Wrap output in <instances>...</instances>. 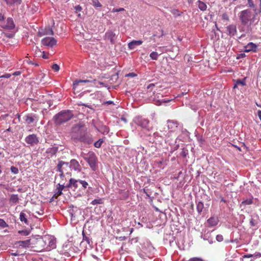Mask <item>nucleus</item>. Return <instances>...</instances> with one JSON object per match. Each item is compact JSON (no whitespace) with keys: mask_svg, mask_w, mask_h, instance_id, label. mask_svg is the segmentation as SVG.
I'll return each mask as SVG.
<instances>
[{"mask_svg":"<svg viewBox=\"0 0 261 261\" xmlns=\"http://www.w3.org/2000/svg\"><path fill=\"white\" fill-rule=\"evenodd\" d=\"M73 116L70 110H63L57 114L54 117L56 125H60L70 120Z\"/></svg>","mask_w":261,"mask_h":261,"instance_id":"1","label":"nucleus"},{"mask_svg":"<svg viewBox=\"0 0 261 261\" xmlns=\"http://www.w3.org/2000/svg\"><path fill=\"white\" fill-rule=\"evenodd\" d=\"M87 130L84 128V125L81 124H75L72 128L71 138L75 141H78L80 137Z\"/></svg>","mask_w":261,"mask_h":261,"instance_id":"2","label":"nucleus"},{"mask_svg":"<svg viewBox=\"0 0 261 261\" xmlns=\"http://www.w3.org/2000/svg\"><path fill=\"white\" fill-rule=\"evenodd\" d=\"M31 245H32V246H31V247L34 251L41 252L42 251H45V247L46 246L44 244V237L34 240L33 242L31 243Z\"/></svg>","mask_w":261,"mask_h":261,"instance_id":"3","label":"nucleus"},{"mask_svg":"<svg viewBox=\"0 0 261 261\" xmlns=\"http://www.w3.org/2000/svg\"><path fill=\"white\" fill-rule=\"evenodd\" d=\"M69 164L62 161L59 162L57 166V171L60 173L61 176H64V173H69Z\"/></svg>","mask_w":261,"mask_h":261,"instance_id":"4","label":"nucleus"},{"mask_svg":"<svg viewBox=\"0 0 261 261\" xmlns=\"http://www.w3.org/2000/svg\"><path fill=\"white\" fill-rule=\"evenodd\" d=\"M252 18V14L250 10H245L240 12V19L242 23L246 24Z\"/></svg>","mask_w":261,"mask_h":261,"instance_id":"5","label":"nucleus"},{"mask_svg":"<svg viewBox=\"0 0 261 261\" xmlns=\"http://www.w3.org/2000/svg\"><path fill=\"white\" fill-rule=\"evenodd\" d=\"M84 159L88 162L90 167L94 170L97 160L95 153L93 152H90L87 156L84 157Z\"/></svg>","mask_w":261,"mask_h":261,"instance_id":"6","label":"nucleus"},{"mask_svg":"<svg viewBox=\"0 0 261 261\" xmlns=\"http://www.w3.org/2000/svg\"><path fill=\"white\" fill-rule=\"evenodd\" d=\"M45 251H49L56 247L55 241L48 236L44 237Z\"/></svg>","mask_w":261,"mask_h":261,"instance_id":"7","label":"nucleus"},{"mask_svg":"<svg viewBox=\"0 0 261 261\" xmlns=\"http://www.w3.org/2000/svg\"><path fill=\"white\" fill-rule=\"evenodd\" d=\"M134 122L137 125L145 128H148L149 122L148 120L139 116L135 117Z\"/></svg>","mask_w":261,"mask_h":261,"instance_id":"8","label":"nucleus"},{"mask_svg":"<svg viewBox=\"0 0 261 261\" xmlns=\"http://www.w3.org/2000/svg\"><path fill=\"white\" fill-rule=\"evenodd\" d=\"M41 43L48 47H52L57 44V40L53 37H45L42 39Z\"/></svg>","mask_w":261,"mask_h":261,"instance_id":"9","label":"nucleus"},{"mask_svg":"<svg viewBox=\"0 0 261 261\" xmlns=\"http://www.w3.org/2000/svg\"><path fill=\"white\" fill-rule=\"evenodd\" d=\"M25 141L27 143L31 146H34L39 142L38 138L35 134L30 135L27 136L25 139Z\"/></svg>","mask_w":261,"mask_h":261,"instance_id":"10","label":"nucleus"},{"mask_svg":"<svg viewBox=\"0 0 261 261\" xmlns=\"http://www.w3.org/2000/svg\"><path fill=\"white\" fill-rule=\"evenodd\" d=\"M84 143L88 144H91L93 142V139L91 136L87 133V130L83 134L82 137H80V139L78 141Z\"/></svg>","mask_w":261,"mask_h":261,"instance_id":"11","label":"nucleus"},{"mask_svg":"<svg viewBox=\"0 0 261 261\" xmlns=\"http://www.w3.org/2000/svg\"><path fill=\"white\" fill-rule=\"evenodd\" d=\"M244 48L245 52L252 51L255 53L257 51V45L253 42H249L244 46Z\"/></svg>","mask_w":261,"mask_h":261,"instance_id":"12","label":"nucleus"},{"mask_svg":"<svg viewBox=\"0 0 261 261\" xmlns=\"http://www.w3.org/2000/svg\"><path fill=\"white\" fill-rule=\"evenodd\" d=\"M226 33L230 36H233L237 33L236 25L234 24H230L226 28Z\"/></svg>","mask_w":261,"mask_h":261,"instance_id":"13","label":"nucleus"},{"mask_svg":"<svg viewBox=\"0 0 261 261\" xmlns=\"http://www.w3.org/2000/svg\"><path fill=\"white\" fill-rule=\"evenodd\" d=\"M17 247L21 248H27L31 246V240H27L25 241H18L15 243Z\"/></svg>","mask_w":261,"mask_h":261,"instance_id":"14","label":"nucleus"},{"mask_svg":"<svg viewBox=\"0 0 261 261\" xmlns=\"http://www.w3.org/2000/svg\"><path fill=\"white\" fill-rule=\"evenodd\" d=\"M70 168H72L75 171H80L81 167L79 162L75 159H72L70 162Z\"/></svg>","mask_w":261,"mask_h":261,"instance_id":"15","label":"nucleus"},{"mask_svg":"<svg viewBox=\"0 0 261 261\" xmlns=\"http://www.w3.org/2000/svg\"><path fill=\"white\" fill-rule=\"evenodd\" d=\"M178 123L176 121L169 120L167 121V126L170 132H174L177 128Z\"/></svg>","mask_w":261,"mask_h":261,"instance_id":"16","label":"nucleus"},{"mask_svg":"<svg viewBox=\"0 0 261 261\" xmlns=\"http://www.w3.org/2000/svg\"><path fill=\"white\" fill-rule=\"evenodd\" d=\"M80 184V179L76 180L74 178H70L68 184L67 185L66 187L77 188Z\"/></svg>","mask_w":261,"mask_h":261,"instance_id":"17","label":"nucleus"},{"mask_svg":"<svg viewBox=\"0 0 261 261\" xmlns=\"http://www.w3.org/2000/svg\"><path fill=\"white\" fill-rule=\"evenodd\" d=\"M58 150V147H52L47 148L46 150V153L48 156L52 157L55 155Z\"/></svg>","mask_w":261,"mask_h":261,"instance_id":"18","label":"nucleus"},{"mask_svg":"<svg viewBox=\"0 0 261 261\" xmlns=\"http://www.w3.org/2000/svg\"><path fill=\"white\" fill-rule=\"evenodd\" d=\"M219 220L216 217H211L207 220V223L210 227L215 226L218 223Z\"/></svg>","mask_w":261,"mask_h":261,"instance_id":"19","label":"nucleus"},{"mask_svg":"<svg viewBox=\"0 0 261 261\" xmlns=\"http://www.w3.org/2000/svg\"><path fill=\"white\" fill-rule=\"evenodd\" d=\"M4 28L7 30H12L15 28V24L12 18H8L7 19Z\"/></svg>","mask_w":261,"mask_h":261,"instance_id":"20","label":"nucleus"},{"mask_svg":"<svg viewBox=\"0 0 261 261\" xmlns=\"http://www.w3.org/2000/svg\"><path fill=\"white\" fill-rule=\"evenodd\" d=\"M143 41L141 40H133L128 44V47L130 49H133L136 46L142 44Z\"/></svg>","mask_w":261,"mask_h":261,"instance_id":"21","label":"nucleus"},{"mask_svg":"<svg viewBox=\"0 0 261 261\" xmlns=\"http://www.w3.org/2000/svg\"><path fill=\"white\" fill-rule=\"evenodd\" d=\"M65 186L60 184H58V187L56 189V192L54 195V197L57 198L59 196L62 194V190L64 189Z\"/></svg>","mask_w":261,"mask_h":261,"instance_id":"22","label":"nucleus"},{"mask_svg":"<svg viewBox=\"0 0 261 261\" xmlns=\"http://www.w3.org/2000/svg\"><path fill=\"white\" fill-rule=\"evenodd\" d=\"M19 219L22 222H24V224L27 225L29 224V221L27 218L25 214L23 212H21L20 213Z\"/></svg>","mask_w":261,"mask_h":261,"instance_id":"23","label":"nucleus"},{"mask_svg":"<svg viewBox=\"0 0 261 261\" xmlns=\"http://www.w3.org/2000/svg\"><path fill=\"white\" fill-rule=\"evenodd\" d=\"M241 85L242 86H244L246 85V77H245L243 80H237L236 81V84L233 86V88L235 89L238 86Z\"/></svg>","mask_w":261,"mask_h":261,"instance_id":"24","label":"nucleus"},{"mask_svg":"<svg viewBox=\"0 0 261 261\" xmlns=\"http://www.w3.org/2000/svg\"><path fill=\"white\" fill-rule=\"evenodd\" d=\"M115 36V34L112 32H107L105 35L106 38L107 39L110 40L112 43L113 42Z\"/></svg>","mask_w":261,"mask_h":261,"instance_id":"25","label":"nucleus"},{"mask_svg":"<svg viewBox=\"0 0 261 261\" xmlns=\"http://www.w3.org/2000/svg\"><path fill=\"white\" fill-rule=\"evenodd\" d=\"M90 81L89 80H79V81H75L73 84V89L76 88L77 86H78L80 84L82 83H89Z\"/></svg>","mask_w":261,"mask_h":261,"instance_id":"26","label":"nucleus"},{"mask_svg":"<svg viewBox=\"0 0 261 261\" xmlns=\"http://www.w3.org/2000/svg\"><path fill=\"white\" fill-rule=\"evenodd\" d=\"M198 8L201 11H205L207 8V6L206 4L200 1H198Z\"/></svg>","mask_w":261,"mask_h":261,"instance_id":"27","label":"nucleus"},{"mask_svg":"<svg viewBox=\"0 0 261 261\" xmlns=\"http://www.w3.org/2000/svg\"><path fill=\"white\" fill-rule=\"evenodd\" d=\"M203 207H204L203 203L201 201L198 202V203L197 204V206H196V209H197V211H198V212L201 213L202 211Z\"/></svg>","mask_w":261,"mask_h":261,"instance_id":"28","label":"nucleus"},{"mask_svg":"<svg viewBox=\"0 0 261 261\" xmlns=\"http://www.w3.org/2000/svg\"><path fill=\"white\" fill-rule=\"evenodd\" d=\"M18 199L17 195L13 194L11 196L10 200L14 203H16L18 201Z\"/></svg>","mask_w":261,"mask_h":261,"instance_id":"29","label":"nucleus"},{"mask_svg":"<svg viewBox=\"0 0 261 261\" xmlns=\"http://www.w3.org/2000/svg\"><path fill=\"white\" fill-rule=\"evenodd\" d=\"M103 142V139H99L98 141L94 143V147L96 148H100Z\"/></svg>","mask_w":261,"mask_h":261,"instance_id":"30","label":"nucleus"},{"mask_svg":"<svg viewBox=\"0 0 261 261\" xmlns=\"http://www.w3.org/2000/svg\"><path fill=\"white\" fill-rule=\"evenodd\" d=\"M21 0H6V3L9 5H12L14 4H20Z\"/></svg>","mask_w":261,"mask_h":261,"instance_id":"31","label":"nucleus"},{"mask_svg":"<svg viewBox=\"0 0 261 261\" xmlns=\"http://www.w3.org/2000/svg\"><path fill=\"white\" fill-rule=\"evenodd\" d=\"M253 203L252 199H248L245 200H244L242 202L241 205H250Z\"/></svg>","mask_w":261,"mask_h":261,"instance_id":"32","label":"nucleus"},{"mask_svg":"<svg viewBox=\"0 0 261 261\" xmlns=\"http://www.w3.org/2000/svg\"><path fill=\"white\" fill-rule=\"evenodd\" d=\"M171 13L175 16H178L181 15V12L178 10L176 9L171 10Z\"/></svg>","mask_w":261,"mask_h":261,"instance_id":"33","label":"nucleus"},{"mask_svg":"<svg viewBox=\"0 0 261 261\" xmlns=\"http://www.w3.org/2000/svg\"><path fill=\"white\" fill-rule=\"evenodd\" d=\"M149 56L152 60H156L158 58L159 54L156 52L153 51L150 54Z\"/></svg>","mask_w":261,"mask_h":261,"instance_id":"34","label":"nucleus"},{"mask_svg":"<svg viewBox=\"0 0 261 261\" xmlns=\"http://www.w3.org/2000/svg\"><path fill=\"white\" fill-rule=\"evenodd\" d=\"M0 227L2 228H4L8 227V225L3 219H0Z\"/></svg>","mask_w":261,"mask_h":261,"instance_id":"35","label":"nucleus"},{"mask_svg":"<svg viewBox=\"0 0 261 261\" xmlns=\"http://www.w3.org/2000/svg\"><path fill=\"white\" fill-rule=\"evenodd\" d=\"M102 200L101 199H94L91 202V204L92 205H95L97 204H101L102 203Z\"/></svg>","mask_w":261,"mask_h":261,"instance_id":"36","label":"nucleus"},{"mask_svg":"<svg viewBox=\"0 0 261 261\" xmlns=\"http://www.w3.org/2000/svg\"><path fill=\"white\" fill-rule=\"evenodd\" d=\"M79 106H85L86 107H87V108H89L91 110V111H90V112H89V113H93L94 112V108H93L92 107V106H91V105H86V104H84V103H79Z\"/></svg>","mask_w":261,"mask_h":261,"instance_id":"37","label":"nucleus"},{"mask_svg":"<svg viewBox=\"0 0 261 261\" xmlns=\"http://www.w3.org/2000/svg\"><path fill=\"white\" fill-rule=\"evenodd\" d=\"M93 5L95 7H101V5L99 2L98 0H92Z\"/></svg>","mask_w":261,"mask_h":261,"instance_id":"38","label":"nucleus"},{"mask_svg":"<svg viewBox=\"0 0 261 261\" xmlns=\"http://www.w3.org/2000/svg\"><path fill=\"white\" fill-rule=\"evenodd\" d=\"M25 121L28 124H31L34 122V119L31 116H27Z\"/></svg>","mask_w":261,"mask_h":261,"instance_id":"39","label":"nucleus"},{"mask_svg":"<svg viewBox=\"0 0 261 261\" xmlns=\"http://www.w3.org/2000/svg\"><path fill=\"white\" fill-rule=\"evenodd\" d=\"M171 100H170V99H164L161 100H158L157 103H156V105H161L162 103H166V102L170 101Z\"/></svg>","mask_w":261,"mask_h":261,"instance_id":"40","label":"nucleus"},{"mask_svg":"<svg viewBox=\"0 0 261 261\" xmlns=\"http://www.w3.org/2000/svg\"><path fill=\"white\" fill-rule=\"evenodd\" d=\"M80 184H81L84 189L87 188V186H88L87 182L82 180H80Z\"/></svg>","mask_w":261,"mask_h":261,"instance_id":"41","label":"nucleus"},{"mask_svg":"<svg viewBox=\"0 0 261 261\" xmlns=\"http://www.w3.org/2000/svg\"><path fill=\"white\" fill-rule=\"evenodd\" d=\"M51 68L53 70H54L55 71L57 72V71H58L60 69V67L57 64H54L52 65L51 66Z\"/></svg>","mask_w":261,"mask_h":261,"instance_id":"42","label":"nucleus"},{"mask_svg":"<svg viewBox=\"0 0 261 261\" xmlns=\"http://www.w3.org/2000/svg\"><path fill=\"white\" fill-rule=\"evenodd\" d=\"M189 261H204L201 257H194L189 259Z\"/></svg>","mask_w":261,"mask_h":261,"instance_id":"43","label":"nucleus"},{"mask_svg":"<svg viewBox=\"0 0 261 261\" xmlns=\"http://www.w3.org/2000/svg\"><path fill=\"white\" fill-rule=\"evenodd\" d=\"M248 4L249 7L254 8V11L256 10V9L255 8V5L254 4L252 0H248Z\"/></svg>","mask_w":261,"mask_h":261,"instance_id":"44","label":"nucleus"},{"mask_svg":"<svg viewBox=\"0 0 261 261\" xmlns=\"http://www.w3.org/2000/svg\"><path fill=\"white\" fill-rule=\"evenodd\" d=\"M11 171L12 173L14 174H17L18 173V169L17 168L14 167V166H11Z\"/></svg>","mask_w":261,"mask_h":261,"instance_id":"45","label":"nucleus"},{"mask_svg":"<svg viewBox=\"0 0 261 261\" xmlns=\"http://www.w3.org/2000/svg\"><path fill=\"white\" fill-rule=\"evenodd\" d=\"M222 19L226 21H228L229 20L228 16L226 13H224L222 14Z\"/></svg>","mask_w":261,"mask_h":261,"instance_id":"46","label":"nucleus"},{"mask_svg":"<svg viewBox=\"0 0 261 261\" xmlns=\"http://www.w3.org/2000/svg\"><path fill=\"white\" fill-rule=\"evenodd\" d=\"M216 239L217 241L219 242H222L223 240V237L221 234H218L216 236Z\"/></svg>","mask_w":261,"mask_h":261,"instance_id":"47","label":"nucleus"},{"mask_svg":"<svg viewBox=\"0 0 261 261\" xmlns=\"http://www.w3.org/2000/svg\"><path fill=\"white\" fill-rule=\"evenodd\" d=\"M35 213L39 215H42L44 214V210L41 208L39 211H36Z\"/></svg>","mask_w":261,"mask_h":261,"instance_id":"48","label":"nucleus"},{"mask_svg":"<svg viewBox=\"0 0 261 261\" xmlns=\"http://www.w3.org/2000/svg\"><path fill=\"white\" fill-rule=\"evenodd\" d=\"M124 10V8H120L119 9H113L112 10V12H118L123 11Z\"/></svg>","mask_w":261,"mask_h":261,"instance_id":"49","label":"nucleus"},{"mask_svg":"<svg viewBox=\"0 0 261 261\" xmlns=\"http://www.w3.org/2000/svg\"><path fill=\"white\" fill-rule=\"evenodd\" d=\"M42 57L45 59H47L49 58V54H46L44 51L42 53Z\"/></svg>","mask_w":261,"mask_h":261,"instance_id":"50","label":"nucleus"},{"mask_svg":"<svg viewBox=\"0 0 261 261\" xmlns=\"http://www.w3.org/2000/svg\"><path fill=\"white\" fill-rule=\"evenodd\" d=\"M11 76V74L7 73V74H5L1 76H0V78L5 77V78H8H8H10Z\"/></svg>","mask_w":261,"mask_h":261,"instance_id":"51","label":"nucleus"},{"mask_svg":"<svg viewBox=\"0 0 261 261\" xmlns=\"http://www.w3.org/2000/svg\"><path fill=\"white\" fill-rule=\"evenodd\" d=\"M83 240L86 241L89 244H90V239L87 236H84Z\"/></svg>","mask_w":261,"mask_h":261,"instance_id":"52","label":"nucleus"},{"mask_svg":"<svg viewBox=\"0 0 261 261\" xmlns=\"http://www.w3.org/2000/svg\"><path fill=\"white\" fill-rule=\"evenodd\" d=\"M253 256V255L251 254H245L243 256V257L244 258H250V257H252Z\"/></svg>","mask_w":261,"mask_h":261,"instance_id":"53","label":"nucleus"},{"mask_svg":"<svg viewBox=\"0 0 261 261\" xmlns=\"http://www.w3.org/2000/svg\"><path fill=\"white\" fill-rule=\"evenodd\" d=\"M155 85L154 84H150L147 87V89H151L152 87H154Z\"/></svg>","mask_w":261,"mask_h":261,"instance_id":"54","label":"nucleus"},{"mask_svg":"<svg viewBox=\"0 0 261 261\" xmlns=\"http://www.w3.org/2000/svg\"><path fill=\"white\" fill-rule=\"evenodd\" d=\"M250 224L251 226H255L254 221L253 219H251L250 221Z\"/></svg>","mask_w":261,"mask_h":261,"instance_id":"55","label":"nucleus"},{"mask_svg":"<svg viewBox=\"0 0 261 261\" xmlns=\"http://www.w3.org/2000/svg\"><path fill=\"white\" fill-rule=\"evenodd\" d=\"M20 74V72L19 71H15L13 73V75L16 76Z\"/></svg>","mask_w":261,"mask_h":261,"instance_id":"56","label":"nucleus"},{"mask_svg":"<svg viewBox=\"0 0 261 261\" xmlns=\"http://www.w3.org/2000/svg\"><path fill=\"white\" fill-rule=\"evenodd\" d=\"M257 114H258V116L261 121V110H258L257 111Z\"/></svg>","mask_w":261,"mask_h":261,"instance_id":"57","label":"nucleus"},{"mask_svg":"<svg viewBox=\"0 0 261 261\" xmlns=\"http://www.w3.org/2000/svg\"><path fill=\"white\" fill-rule=\"evenodd\" d=\"M165 35V34L163 30H161V34L160 36H159V38L162 37Z\"/></svg>","mask_w":261,"mask_h":261,"instance_id":"58","label":"nucleus"},{"mask_svg":"<svg viewBox=\"0 0 261 261\" xmlns=\"http://www.w3.org/2000/svg\"><path fill=\"white\" fill-rule=\"evenodd\" d=\"M4 19V15L2 13H0V21L3 20Z\"/></svg>","mask_w":261,"mask_h":261,"instance_id":"59","label":"nucleus"},{"mask_svg":"<svg viewBox=\"0 0 261 261\" xmlns=\"http://www.w3.org/2000/svg\"><path fill=\"white\" fill-rule=\"evenodd\" d=\"M76 10H79V11H81V9H82L81 7L80 6H77V7L76 8Z\"/></svg>","mask_w":261,"mask_h":261,"instance_id":"60","label":"nucleus"},{"mask_svg":"<svg viewBox=\"0 0 261 261\" xmlns=\"http://www.w3.org/2000/svg\"><path fill=\"white\" fill-rule=\"evenodd\" d=\"M112 103H113V101H108L106 102V103L108 104V105L111 104Z\"/></svg>","mask_w":261,"mask_h":261,"instance_id":"61","label":"nucleus"},{"mask_svg":"<svg viewBox=\"0 0 261 261\" xmlns=\"http://www.w3.org/2000/svg\"><path fill=\"white\" fill-rule=\"evenodd\" d=\"M112 78H115V79H118V76H117V75H113V76H112Z\"/></svg>","mask_w":261,"mask_h":261,"instance_id":"62","label":"nucleus"},{"mask_svg":"<svg viewBox=\"0 0 261 261\" xmlns=\"http://www.w3.org/2000/svg\"><path fill=\"white\" fill-rule=\"evenodd\" d=\"M221 201H223L224 203L226 202V200L223 197L221 198Z\"/></svg>","mask_w":261,"mask_h":261,"instance_id":"63","label":"nucleus"},{"mask_svg":"<svg viewBox=\"0 0 261 261\" xmlns=\"http://www.w3.org/2000/svg\"><path fill=\"white\" fill-rule=\"evenodd\" d=\"M255 104H256V105L257 107H259V108H261V105L258 104V103H257V102H255Z\"/></svg>","mask_w":261,"mask_h":261,"instance_id":"64","label":"nucleus"}]
</instances>
